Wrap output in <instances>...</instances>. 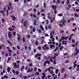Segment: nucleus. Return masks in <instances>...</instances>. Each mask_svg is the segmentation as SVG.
I'll return each mask as SVG.
<instances>
[{
    "label": "nucleus",
    "instance_id": "f257e3e1",
    "mask_svg": "<svg viewBox=\"0 0 79 79\" xmlns=\"http://www.w3.org/2000/svg\"><path fill=\"white\" fill-rule=\"evenodd\" d=\"M13 65L14 66V67L15 68H19L20 65L19 64H18L17 66V65H16V63L14 62V63Z\"/></svg>",
    "mask_w": 79,
    "mask_h": 79
},
{
    "label": "nucleus",
    "instance_id": "f03ea898",
    "mask_svg": "<svg viewBox=\"0 0 79 79\" xmlns=\"http://www.w3.org/2000/svg\"><path fill=\"white\" fill-rule=\"evenodd\" d=\"M50 48L51 49H54L55 48V45H52V44H49Z\"/></svg>",
    "mask_w": 79,
    "mask_h": 79
},
{
    "label": "nucleus",
    "instance_id": "7ed1b4c3",
    "mask_svg": "<svg viewBox=\"0 0 79 79\" xmlns=\"http://www.w3.org/2000/svg\"><path fill=\"white\" fill-rule=\"evenodd\" d=\"M32 71H33V68H31L30 70V68H28V69L27 71V72L28 73H29V72L30 73H32Z\"/></svg>",
    "mask_w": 79,
    "mask_h": 79
},
{
    "label": "nucleus",
    "instance_id": "20e7f679",
    "mask_svg": "<svg viewBox=\"0 0 79 79\" xmlns=\"http://www.w3.org/2000/svg\"><path fill=\"white\" fill-rule=\"evenodd\" d=\"M11 18H12V19L13 21H15V20L17 19L16 17H15V16L13 15H11Z\"/></svg>",
    "mask_w": 79,
    "mask_h": 79
},
{
    "label": "nucleus",
    "instance_id": "39448f33",
    "mask_svg": "<svg viewBox=\"0 0 79 79\" xmlns=\"http://www.w3.org/2000/svg\"><path fill=\"white\" fill-rule=\"evenodd\" d=\"M62 45H67V41L63 40L62 42Z\"/></svg>",
    "mask_w": 79,
    "mask_h": 79
},
{
    "label": "nucleus",
    "instance_id": "423d86ee",
    "mask_svg": "<svg viewBox=\"0 0 79 79\" xmlns=\"http://www.w3.org/2000/svg\"><path fill=\"white\" fill-rule=\"evenodd\" d=\"M42 74L43 75L42 76V79H45V76L46 75H45V73L43 72L42 73Z\"/></svg>",
    "mask_w": 79,
    "mask_h": 79
},
{
    "label": "nucleus",
    "instance_id": "0eeeda50",
    "mask_svg": "<svg viewBox=\"0 0 79 79\" xmlns=\"http://www.w3.org/2000/svg\"><path fill=\"white\" fill-rule=\"evenodd\" d=\"M8 51L9 52V56H11V53H12V50L11 49H8Z\"/></svg>",
    "mask_w": 79,
    "mask_h": 79
},
{
    "label": "nucleus",
    "instance_id": "6e6552de",
    "mask_svg": "<svg viewBox=\"0 0 79 79\" xmlns=\"http://www.w3.org/2000/svg\"><path fill=\"white\" fill-rule=\"evenodd\" d=\"M51 7H52L53 10H56V6H55L54 5H52L51 6Z\"/></svg>",
    "mask_w": 79,
    "mask_h": 79
},
{
    "label": "nucleus",
    "instance_id": "1a4fd4ad",
    "mask_svg": "<svg viewBox=\"0 0 79 79\" xmlns=\"http://www.w3.org/2000/svg\"><path fill=\"white\" fill-rule=\"evenodd\" d=\"M8 36L9 37H10V38H11L12 37V35H11V32H8Z\"/></svg>",
    "mask_w": 79,
    "mask_h": 79
},
{
    "label": "nucleus",
    "instance_id": "9d476101",
    "mask_svg": "<svg viewBox=\"0 0 79 79\" xmlns=\"http://www.w3.org/2000/svg\"><path fill=\"white\" fill-rule=\"evenodd\" d=\"M11 57H10L8 58V60H7V63H8L9 62H10V61L11 60Z\"/></svg>",
    "mask_w": 79,
    "mask_h": 79
},
{
    "label": "nucleus",
    "instance_id": "9b49d317",
    "mask_svg": "<svg viewBox=\"0 0 79 79\" xmlns=\"http://www.w3.org/2000/svg\"><path fill=\"white\" fill-rule=\"evenodd\" d=\"M65 71V69L63 68L61 69V72L62 73H63Z\"/></svg>",
    "mask_w": 79,
    "mask_h": 79
},
{
    "label": "nucleus",
    "instance_id": "f8f14e48",
    "mask_svg": "<svg viewBox=\"0 0 79 79\" xmlns=\"http://www.w3.org/2000/svg\"><path fill=\"white\" fill-rule=\"evenodd\" d=\"M7 71L8 73H10V71L11 70V68L8 67L7 69Z\"/></svg>",
    "mask_w": 79,
    "mask_h": 79
},
{
    "label": "nucleus",
    "instance_id": "ddd939ff",
    "mask_svg": "<svg viewBox=\"0 0 79 79\" xmlns=\"http://www.w3.org/2000/svg\"><path fill=\"white\" fill-rule=\"evenodd\" d=\"M8 30L11 31H14V29H12V28L10 27H9L8 28Z\"/></svg>",
    "mask_w": 79,
    "mask_h": 79
},
{
    "label": "nucleus",
    "instance_id": "4468645a",
    "mask_svg": "<svg viewBox=\"0 0 79 79\" xmlns=\"http://www.w3.org/2000/svg\"><path fill=\"white\" fill-rule=\"evenodd\" d=\"M40 27L41 28V30L43 31H44V28H43V26L42 25H40Z\"/></svg>",
    "mask_w": 79,
    "mask_h": 79
},
{
    "label": "nucleus",
    "instance_id": "2eb2a0df",
    "mask_svg": "<svg viewBox=\"0 0 79 79\" xmlns=\"http://www.w3.org/2000/svg\"><path fill=\"white\" fill-rule=\"evenodd\" d=\"M27 24V21H25L23 22V26H26Z\"/></svg>",
    "mask_w": 79,
    "mask_h": 79
},
{
    "label": "nucleus",
    "instance_id": "dca6fc26",
    "mask_svg": "<svg viewBox=\"0 0 79 79\" xmlns=\"http://www.w3.org/2000/svg\"><path fill=\"white\" fill-rule=\"evenodd\" d=\"M47 44H45L44 45V46H42V48L43 50H44V48H46L47 47Z\"/></svg>",
    "mask_w": 79,
    "mask_h": 79
},
{
    "label": "nucleus",
    "instance_id": "f3484780",
    "mask_svg": "<svg viewBox=\"0 0 79 79\" xmlns=\"http://www.w3.org/2000/svg\"><path fill=\"white\" fill-rule=\"evenodd\" d=\"M62 26H65V21L64 20L63 21L62 23Z\"/></svg>",
    "mask_w": 79,
    "mask_h": 79
},
{
    "label": "nucleus",
    "instance_id": "a211bd4d",
    "mask_svg": "<svg viewBox=\"0 0 79 79\" xmlns=\"http://www.w3.org/2000/svg\"><path fill=\"white\" fill-rule=\"evenodd\" d=\"M44 50H49V47H46V48L44 49Z\"/></svg>",
    "mask_w": 79,
    "mask_h": 79
},
{
    "label": "nucleus",
    "instance_id": "6ab92c4d",
    "mask_svg": "<svg viewBox=\"0 0 79 79\" xmlns=\"http://www.w3.org/2000/svg\"><path fill=\"white\" fill-rule=\"evenodd\" d=\"M60 1L59 0H57L56 1V4L58 5V4H60Z\"/></svg>",
    "mask_w": 79,
    "mask_h": 79
},
{
    "label": "nucleus",
    "instance_id": "aec40b11",
    "mask_svg": "<svg viewBox=\"0 0 79 79\" xmlns=\"http://www.w3.org/2000/svg\"><path fill=\"white\" fill-rule=\"evenodd\" d=\"M6 16H8V14H9V11L8 10H6Z\"/></svg>",
    "mask_w": 79,
    "mask_h": 79
},
{
    "label": "nucleus",
    "instance_id": "412c9836",
    "mask_svg": "<svg viewBox=\"0 0 79 79\" xmlns=\"http://www.w3.org/2000/svg\"><path fill=\"white\" fill-rule=\"evenodd\" d=\"M9 6L10 7L11 9H12V6H11V2H9Z\"/></svg>",
    "mask_w": 79,
    "mask_h": 79
},
{
    "label": "nucleus",
    "instance_id": "4be33fe9",
    "mask_svg": "<svg viewBox=\"0 0 79 79\" xmlns=\"http://www.w3.org/2000/svg\"><path fill=\"white\" fill-rule=\"evenodd\" d=\"M47 63V60H46L44 63V64L43 65L44 66H45L46 65V64Z\"/></svg>",
    "mask_w": 79,
    "mask_h": 79
},
{
    "label": "nucleus",
    "instance_id": "5701e85b",
    "mask_svg": "<svg viewBox=\"0 0 79 79\" xmlns=\"http://www.w3.org/2000/svg\"><path fill=\"white\" fill-rule=\"evenodd\" d=\"M58 16H60V17H61V16H63V14L61 13V14H58Z\"/></svg>",
    "mask_w": 79,
    "mask_h": 79
},
{
    "label": "nucleus",
    "instance_id": "b1692460",
    "mask_svg": "<svg viewBox=\"0 0 79 79\" xmlns=\"http://www.w3.org/2000/svg\"><path fill=\"white\" fill-rule=\"evenodd\" d=\"M58 49V47H56L55 49L54 50V52H56V51H57Z\"/></svg>",
    "mask_w": 79,
    "mask_h": 79
},
{
    "label": "nucleus",
    "instance_id": "393cba45",
    "mask_svg": "<svg viewBox=\"0 0 79 79\" xmlns=\"http://www.w3.org/2000/svg\"><path fill=\"white\" fill-rule=\"evenodd\" d=\"M12 33H13V35H14V36H15V35H16V31H13Z\"/></svg>",
    "mask_w": 79,
    "mask_h": 79
},
{
    "label": "nucleus",
    "instance_id": "a878e982",
    "mask_svg": "<svg viewBox=\"0 0 79 79\" xmlns=\"http://www.w3.org/2000/svg\"><path fill=\"white\" fill-rule=\"evenodd\" d=\"M7 42L8 43V44H10V45H11V42H10V41H9V40H7Z\"/></svg>",
    "mask_w": 79,
    "mask_h": 79
},
{
    "label": "nucleus",
    "instance_id": "bb28decb",
    "mask_svg": "<svg viewBox=\"0 0 79 79\" xmlns=\"http://www.w3.org/2000/svg\"><path fill=\"white\" fill-rule=\"evenodd\" d=\"M4 78H5V79H8V76L7 75H4L3 76Z\"/></svg>",
    "mask_w": 79,
    "mask_h": 79
},
{
    "label": "nucleus",
    "instance_id": "cd10ccee",
    "mask_svg": "<svg viewBox=\"0 0 79 79\" xmlns=\"http://www.w3.org/2000/svg\"><path fill=\"white\" fill-rule=\"evenodd\" d=\"M7 9L9 10V11H10L11 10V9H10V7L9 6V5H8L7 6Z\"/></svg>",
    "mask_w": 79,
    "mask_h": 79
},
{
    "label": "nucleus",
    "instance_id": "c85d7f7f",
    "mask_svg": "<svg viewBox=\"0 0 79 79\" xmlns=\"http://www.w3.org/2000/svg\"><path fill=\"white\" fill-rule=\"evenodd\" d=\"M78 53H79V52H78V51H76V53H74V55H75L76 56L77 55V54H78Z\"/></svg>",
    "mask_w": 79,
    "mask_h": 79
},
{
    "label": "nucleus",
    "instance_id": "c756f323",
    "mask_svg": "<svg viewBox=\"0 0 79 79\" xmlns=\"http://www.w3.org/2000/svg\"><path fill=\"white\" fill-rule=\"evenodd\" d=\"M26 15H27V13L25 12L23 15V16H26Z\"/></svg>",
    "mask_w": 79,
    "mask_h": 79
},
{
    "label": "nucleus",
    "instance_id": "7c9ffc66",
    "mask_svg": "<svg viewBox=\"0 0 79 79\" xmlns=\"http://www.w3.org/2000/svg\"><path fill=\"white\" fill-rule=\"evenodd\" d=\"M58 71H59V70L58 69H56V74H58Z\"/></svg>",
    "mask_w": 79,
    "mask_h": 79
},
{
    "label": "nucleus",
    "instance_id": "2f4dec72",
    "mask_svg": "<svg viewBox=\"0 0 79 79\" xmlns=\"http://www.w3.org/2000/svg\"><path fill=\"white\" fill-rule=\"evenodd\" d=\"M23 43H24L25 42V37H23Z\"/></svg>",
    "mask_w": 79,
    "mask_h": 79
},
{
    "label": "nucleus",
    "instance_id": "473e14b6",
    "mask_svg": "<svg viewBox=\"0 0 79 79\" xmlns=\"http://www.w3.org/2000/svg\"><path fill=\"white\" fill-rule=\"evenodd\" d=\"M74 15L76 17H79V15L77 14L76 13L74 14Z\"/></svg>",
    "mask_w": 79,
    "mask_h": 79
},
{
    "label": "nucleus",
    "instance_id": "72a5a7b5",
    "mask_svg": "<svg viewBox=\"0 0 79 79\" xmlns=\"http://www.w3.org/2000/svg\"><path fill=\"white\" fill-rule=\"evenodd\" d=\"M44 42L45 43V41L44 40H42L41 42V44H43V43Z\"/></svg>",
    "mask_w": 79,
    "mask_h": 79
},
{
    "label": "nucleus",
    "instance_id": "f704fd0d",
    "mask_svg": "<svg viewBox=\"0 0 79 79\" xmlns=\"http://www.w3.org/2000/svg\"><path fill=\"white\" fill-rule=\"evenodd\" d=\"M44 8H46V4H45V3H44Z\"/></svg>",
    "mask_w": 79,
    "mask_h": 79
},
{
    "label": "nucleus",
    "instance_id": "c9c22d12",
    "mask_svg": "<svg viewBox=\"0 0 79 79\" xmlns=\"http://www.w3.org/2000/svg\"><path fill=\"white\" fill-rule=\"evenodd\" d=\"M48 16H47V18H48V19H49L50 16V14H49V13H48Z\"/></svg>",
    "mask_w": 79,
    "mask_h": 79
},
{
    "label": "nucleus",
    "instance_id": "e433bc0d",
    "mask_svg": "<svg viewBox=\"0 0 79 79\" xmlns=\"http://www.w3.org/2000/svg\"><path fill=\"white\" fill-rule=\"evenodd\" d=\"M35 44L36 45H39V42L37 41H36L35 42Z\"/></svg>",
    "mask_w": 79,
    "mask_h": 79
},
{
    "label": "nucleus",
    "instance_id": "4c0bfd02",
    "mask_svg": "<svg viewBox=\"0 0 79 79\" xmlns=\"http://www.w3.org/2000/svg\"><path fill=\"white\" fill-rule=\"evenodd\" d=\"M32 31L33 32H34L35 31V27H33V28Z\"/></svg>",
    "mask_w": 79,
    "mask_h": 79
},
{
    "label": "nucleus",
    "instance_id": "58836bf2",
    "mask_svg": "<svg viewBox=\"0 0 79 79\" xmlns=\"http://www.w3.org/2000/svg\"><path fill=\"white\" fill-rule=\"evenodd\" d=\"M69 1L70 0H67V4L68 5H69Z\"/></svg>",
    "mask_w": 79,
    "mask_h": 79
},
{
    "label": "nucleus",
    "instance_id": "ea45409f",
    "mask_svg": "<svg viewBox=\"0 0 79 79\" xmlns=\"http://www.w3.org/2000/svg\"><path fill=\"white\" fill-rule=\"evenodd\" d=\"M51 58H52L53 59H55V58H56V56L54 55V57H53V56H52Z\"/></svg>",
    "mask_w": 79,
    "mask_h": 79
},
{
    "label": "nucleus",
    "instance_id": "a19ab883",
    "mask_svg": "<svg viewBox=\"0 0 79 79\" xmlns=\"http://www.w3.org/2000/svg\"><path fill=\"white\" fill-rule=\"evenodd\" d=\"M15 73L16 75H18V74H19V72H18L17 71H16Z\"/></svg>",
    "mask_w": 79,
    "mask_h": 79
},
{
    "label": "nucleus",
    "instance_id": "79ce46f5",
    "mask_svg": "<svg viewBox=\"0 0 79 79\" xmlns=\"http://www.w3.org/2000/svg\"><path fill=\"white\" fill-rule=\"evenodd\" d=\"M38 49H39V50H41V48L40 46H39L38 47Z\"/></svg>",
    "mask_w": 79,
    "mask_h": 79
},
{
    "label": "nucleus",
    "instance_id": "37998d69",
    "mask_svg": "<svg viewBox=\"0 0 79 79\" xmlns=\"http://www.w3.org/2000/svg\"><path fill=\"white\" fill-rule=\"evenodd\" d=\"M61 39L63 40H64V36H63L61 37Z\"/></svg>",
    "mask_w": 79,
    "mask_h": 79
},
{
    "label": "nucleus",
    "instance_id": "c03bdc74",
    "mask_svg": "<svg viewBox=\"0 0 79 79\" xmlns=\"http://www.w3.org/2000/svg\"><path fill=\"white\" fill-rule=\"evenodd\" d=\"M6 6H5L4 8H3V9L4 10V12H5V11H6Z\"/></svg>",
    "mask_w": 79,
    "mask_h": 79
},
{
    "label": "nucleus",
    "instance_id": "a18cd8bd",
    "mask_svg": "<svg viewBox=\"0 0 79 79\" xmlns=\"http://www.w3.org/2000/svg\"><path fill=\"white\" fill-rule=\"evenodd\" d=\"M32 66V64L31 63H30L29 64V66L31 67Z\"/></svg>",
    "mask_w": 79,
    "mask_h": 79
},
{
    "label": "nucleus",
    "instance_id": "49530a36",
    "mask_svg": "<svg viewBox=\"0 0 79 79\" xmlns=\"http://www.w3.org/2000/svg\"><path fill=\"white\" fill-rule=\"evenodd\" d=\"M38 32H39V33H42V31H41V30L40 29L39 30Z\"/></svg>",
    "mask_w": 79,
    "mask_h": 79
},
{
    "label": "nucleus",
    "instance_id": "de8ad7c7",
    "mask_svg": "<svg viewBox=\"0 0 79 79\" xmlns=\"http://www.w3.org/2000/svg\"><path fill=\"white\" fill-rule=\"evenodd\" d=\"M78 9H76V11H77V12H79V8H78Z\"/></svg>",
    "mask_w": 79,
    "mask_h": 79
},
{
    "label": "nucleus",
    "instance_id": "09e8293b",
    "mask_svg": "<svg viewBox=\"0 0 79 79\" xmlns=\"http://www.w3.org/2000/svg\"><path fill=\"white\" fill-rule=\"evenodd\" d=\"M38 54H39V53H37L35 56V58H37V56H38Z\"/></svg>",
    "mask_w": 79,
    "mask_h": 79
},
{
    "label": "nucleus",
    "instance_id": "8fccbe9b",
    "mask_svg": "<svg viewBox=\"0 0 79 79\" xmlns=\"http://www.w3.org/2000/svg\"><path fill=\"white\" fill-rule=\"evenodd\" d=\"M63 32H64V31L63 30H61V31H60V32L61 34H63Z\"/></svg>",
    "mask_w": 79,
    "mask_h": 79
},
{
    "label": "nucleus",
    "instance_id": "3c124183",
    "mask_svg": "<svg viewBox=\"0 0 79 79\" xmlns=\"http://www.w3.org/2000/svg\"><path fill=\"white\" fill-rule=\"evenodd\" d=\"M23 78L24 79H26L27 78V77L26 76H25L23 77Z\"/></svg>",
    "mask_w": 79,
    "mask_h": 79
},
{
    "label": "nucleus",
    "instance_id": "603ef678",
    "mask_svg": "<svg viewBox=\"0 0 79 79\" xmlns=\"http://www.w3.org/2000/svg\"><path fill=\"white\" fill-rule=\"evenodd\" d=\"M27 69H28V67H27V66H26L25 67V70H27Z\"/></svg>",
    "mask_w": 79,
    "mask_h": 79
},
{
    "label": "nucleus",
    "instance_id": "864d4df0",
    "mask_svg": "<svg viewBox=\"0 0 79 79\" xmlns=\"http://www.w3.org/2000/svg\"><path fill=\"white\" fill-rule=\"evenodd\" d=\"M56 40H57L58 41V36L56 37Z\"/></svg>",
    "mask_w": 79,
    "mask_h": 79
},
{
    "label": "nucleus",
    "instance_id": "5fc2aeb1",
    "mask_svg": "<svg viewBox=\"0 0 79 79\" xmlns=\"http://www.w3.org/2000/svg\"><path fill=\"white\" fill-rule=\"evenodd\" d=\"M18 41H20V38L19 36H18V38H17Z\"/></svg>",
    "mask_w": 79,
    "mask_h": 79
},
{
    "label": "nucleus",
    "instance_id": "6e6d98bb",
    "mask_svg": "<svg viewBox=\"0 0 79 79\" xmlns=\"http://www.w3.org/2000/svg\"><path fill=\"white\" fill-rule=\"evenodd\" d=\"M1 20L2 22H5V19H1Z\"/></svg>",
    "mask_w": 79,
    "mask_h": 79
},
{
    "label": "nucleus",
    "instance_id": "4d7b16f0",
    "mask_svg": "<svg viewBox=\"0 0 79 79\" xmlns=\"http://www.w3.org/2000/svg\"><path fill=\"white\" fill-rule=\"evenodd\" d=\"M38 72H42V70H41L40 69H38Z\"/></svg>",
    "mask_w": 79,
    "mask_h": 79
},
{
    "label": "nucleus",
    "instance_id": "13d9d810",
    "mask_svg": "<svg viewBox=\"0 0 79 79\" xmlns=\"http://www.w3.org/2000/svg\"><path fill=\"white\" fill-rule=\"evenodd\" d=\"M77 66V64H74L73 68H75V67H76Z\"/></svg>",
    "mask_w": 79,
    "mask_h": 79
},
{
    "label": "nucleus",
    "instance_id": "bf43d9fd",
    "mask_svg": "<svg viewBox=\"0 0 79 79\" xmlns=\"http://www.w3.org/2000/svg\"><path fill=\"white\" fill-rule=\"evenodd\" d=\"M77 44H78V42L77 41L75 44V45L76 47H77Z\"/></svg>",
    "mask_w": 79,
    "mask_h": 79
},
{
    "label": "nucleus",
    "instance_id": "052dcab7",
    "mask_svg": "<svg viewBox=\"0 0 79 79\" xmlns=\"http://www.w3.org/2000/svg\"><path fill=\"white\" fill-rule=\"evenodd\" d=\"M23 21H24V19H22L21 22V23H23Z\"/></svg>",
    "mask_w": 79,
    "mask_h": 79
},
{
    "label": "nucleus",
    "instance_id": "680f3d73",
    "mask_svg": "<svg viewBox=\"0 0 79 79\" xmlns=\"http://www.w3.org/2000/svg\"><path fill=\"white\" fill-rule=\"evenodd\" d=\"M52 27L51 26H48V28L49 29H51V27Z\"/></svg>",
    "mask_w": 79,
    "mask_h": 79
},
{
    "label": "nucleus",
    "instance_id": "e2e57ef3",
    "mask_svg": "<svg viewBox=\"0 0 79 79\" xmlns=\"http://www.w3.org/2000/svg\"><path fill=\"white\" fill-rule=\"evenodd\" d=\"M54 13L55 14H56V11H57V10H56V9L55 10H54Z\"/></svg>",
    "mask_w": 79,
    "mask_h": 79
},
{
    "label": "nucleus",
    "instance_id": "0e129e2a",
    "mask_svg": "<svg viewBox=\"0 0 79 79\" xmlns=\"http://www.w3.org/2000/svg\"><path fill=\"white\" fill-rule=\"evenodd\" d=\"M46 23L47 24H48V19L46 20Z\"/></svg>",
    "mask_w": 79,
    "mask_h": 79
},
{
    "label": "nucleus",
    "instance_id": "69168bd1",
    "mask_svg": "<svg viewBox=\"0 0 79 79\" xmlns=\"http://www.w3.org/2000/svg\"><path fill=\"white\" fill-rule=\"evenodd\" d=\"M23 74H21L20 75V77L21 78H23Z\"/></svg>",
    "mask_w": 79,
    "mask_h": 79
},
{
    "label": "nucleus",
    "instance_id": "338daca9",
    "mask_svg": "<svg viewBox=\"0 0 79 79\" xmlns=\"http://www.w3.org/2000/svg\"><path fill=\"white\" fill-rule=\"evenodd\" d=\"M54 55H55L56 56H58V54L56 53L55 54H54Z\"/></svg>",
    "mask_w": 79,
    "mask_h": 79
},
{
    "label": "nucleus",
    "instance_id": "774afa93",
    "mask_svg": "<svg viewBox=\"0 0 79 79\" xmlns=\"http://www.w3.org/2000/svg\"><path fill=\"white\" fill-rule=\"evenodd\" d=\"M67 39H68V37L67 36L66 37L65 36L64 40H67Z\"/></svg>",
    "mask_w": 79,
    "mask_h": 79
}]
</instances>
